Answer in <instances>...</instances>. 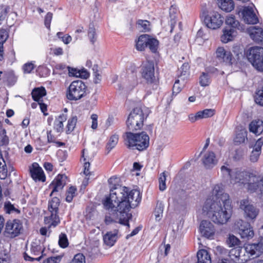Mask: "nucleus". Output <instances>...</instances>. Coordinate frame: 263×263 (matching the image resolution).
<instances>
[{
    "mask_svg": "<svg viewBox=\"0 0 263 263\" xmlns=\"http://www.w3.org/2000/svg\"><path fill=\"white\" fill-rule=\"evenodd\" d=\"M116 177H110L108 181L110 184V194L103 202L106 209L114 212L111 216H106L105 222L109 224L112 221H118L120 223L129 227V219L132 214L129 213L131 208L136 207L141 200V195L139 191L130 190L128 187L116 184Z\"/></svg>",
    "mask_w": 263,
    "mask_h": 263,
    "instance_id": "1",
    "label": "nucleus"
},
{
    "mask_svg": "<svg viewBox=\"0 0 263 263\" xmlns=\"http://www.w3.org/2000/svg\"><path fill=\"white\" fill-rule=\"evenodd\" d=\"M203 206V213L213 222L218 224L226 223L231 217L232 206L229 194L224 193L221 184H216Z\"/></svg>",
    "mask_w": 263,
    "mask_h": 263,
    "instance_id": "2",
    "label": "nucleus"
},
{
    "mask_svg": "<svg viewBox=\"0 0 263 263\" xmlns=\"http://www.w3.org/2000/svg\"><path fill=\"white\" fill-rule=\"evenodd\" d=\"M125 135V144L129 148L142 151L149 146V138L145 132L139 134L126 132Z\"/></svg>",
    "mask_w": 263,
    "mask_h": 263,
    "instance_id": "3",
    "label": "nucleus"
},
{
    "mask_svg": "<svg viewBox=\"0 0 263 263\" xmlns=\"http://www.w3.org/2000/svg\"><path fill=\"white\" fill-rule=\"evenodd\" d=\"M222 177L226 181H230L231 183H241L245 184L246 181V174L248 171H241L238 169L232 170L229 164L226 163L220 167Z\"/></svg>",
    "mask_w": 263,
    "mask_h": 263,
    "instance_id": "4",
    "label": "nucleus"
},
{
    "mask_svg": "<svg viewBox=\"0 0 263 263\" xmlns=\"http://www.w3.org/2000/svg\"><path fill=\"white\" fill-rule=\"evenodd\" d=\"M246 181L245 184H247V189L251 193H257L260 195V198L263 201V176L257 175L252 172L248 171L245 173ZM263 206V203H262Z\"/></svg>",
    "mask_w": 263,
    "mask_h": 263,
    "instance_id": "5",
    "label": "nucleus"
},
{
    "mask_svg": "<svg viewBox=\"0 0 263 263\" xmlns=\"http://www.w3.org/2000/svg\"><path fill=\"white\" fill-rule=\"evenodd\" d=\"M147 116V115H144L141 108H134L126 120L128 129L132 131L140 129L142 127L144 120L146 118Z\"/></svg>",
    "mask_w": 263,
    "mask_h": 263,
    "instance_id": "6",
    "label": "nucleus"
},
{
    "mask_svg": "<svg viewBox=\"0 0 263 263\" xmlns=\"http://www.w3.org/2000/svg\"><path fill=\"white\" fill-rule=\"evenodd\" d=\"M86 85L82 81H74L68 87L66 97L70 101L79 100L86 95Z\"/></svg>",
    "mask_w": 263,
    "mask_h": 263,
    "instance_id": "7",
    "label": "nucleus"
},
{
    "mask_svg": "<svg viewBox=\"0 0 263 263\" xmlns=\"http://www.w3.org/2000/svg\"><path fill=\"white\" fill-rule=\"evenodd\" d=\"M60 203V199L56 197H53L48 201V210L50 216L45 218V222L49 224L50 228L55 227L60 222L58 215Z\"/></svg>",
    "mask_w": 263,
    "mask_h": 263,
    "instance_id": "8",
    "label": "nucleus"
},
{
    "mask_svg": "<svg viewBox=\"0 0 263 263\" xmlns=\"http://www.w3.org/2000/svg\"><path fill=\"white\" fill-rule=\"evenodd\" d=\"M207 27L212 29L219 28L223 24L224 17L218 12L213 11L208 14L204 10L200 15Z\"/></svg>",
    "mask_w": 263,
    "mask_h": 263,
    "instance_id": "9",
    "label": "nucleus"
},
{
    "mask_svg": "<svg viewBox=\"0 0 263 263\" xmlns=\"http://www.w3.org/2000/svg\"><path fill=\"white\" fill-rule=\"evenodd\" d=\"M247 58L258 71H263V48L255 46L249 49Z\"/></svg>",
    "mask_w": 263,
    "mask_h": 263,
    "instance_id": "10",
    "label": "nucleus"
},
{
    "mask_svg": "<svg viewBox=\"0 0 263 263\" xmlns=\"http://www.w3.org/2000/svg\"><path fill=\"white\" fill-rule=\"evenodd\" d=\"M256 9L253 4L249 6H243L237 9V13L242 16L245 23L248 24H257L259 18L254 10Z\"/></svg>",
    "mask_w": 263,
    "mask_h": 263,
    "instance_id": "11",
    "label": "nucleus"
},
{
    "mask_svg": "<svg viewBox=\"0 0 263 263\" xmlns=\"http://www.w3.org/2000/svg\"><path fill=\"white\" fill-rule=\"evenodd\" d=\"M229 256L232 260L223 259L218 263H245L250 259V256L246 255L243 249L240 247L232 249L229 252Z\"/></svg>",
    "mask_w": 263,
    "mask_h": 263,
    "instance_id": "12",
    "label": "nucleus"
},
{
    "mask_svg": "<svg viewBox=\"0 0 263 263\" xmlns=\"http://www.w3.org/2000/svg\"><path fill=\"white\" fill-rule=\"evenodd\" d=\"M216 54V58L220 62L229 66L236 64L240 59V54L237 53L236 57H234L230 51L226 50L222 47L217 48ZM240 55H242L241 53Z\"/></svg>",
    "mask_w": 263,
    "mask_h": 263,
    "instance_id": "13",
    "label": "nucleus"
},
{
    "mask_svg": "<svg viewBox=\"0 0 263 263\" xmlns=\"http://www.w3.org/2000/svg\"><path fill=\"white\" fill-rule=\"evenodd\" d=\"M23 224L19 219L9 220L5 224L4 235L9 238L18 236L23 230Z\"/></svg>",
    "mask_w": 263,
    "mask_h": 263,
    "instance_id": "14",
    "label": "nucleus"
},
{
    "mask_svg": "<svg viewBox=\"0 0 263 263\" xmlns=\"http://www.w3.org/2000/svg\"><path fill=\"white\" fill-rule=\"evenodd\" d=\"M45 250V247L41 245L39 241L35 240L33 241L30 245V252L31 255L32 256H37L41 254V255L38 257L34 258L29 256L27 252H25L23 255L24 258L26 261H33L36 260L39 261L45 256V254H44Z\"/></svg>",
    "mask_w": 263,
    "mask_h": 263,
    "instance_id": "15",
    "label": "nucleus"
},
{
    "mask_svg": "<svg viewBox=\"0 0 263 263\" xmlns=\"http://www.w3.org/2000/svg\"><path fill=\"white\" fill-rule=\"evenodd\" d=\"M141 74L142 78L144 79L147 83H155L156 80L155 76L154 62L150 61L143 62L141 66Z\"/></svg>",
    "mask_w": 263,
    "mask_h": 263,
    "instance_id": "16",
    "label": "nucleus"
},
{
    "mask_svg": "<svg viewBox=\"0 0 263 263\" xmlns=\"http://www.w3.org/2000/svg\"><path fill=\"white\" fill-rule=\"evenodd\" d=\"M235 224L238 229V233L242 239L249 240L253 237L254 232L253 228L249 222L239 220Z\"/></svg>",
    "mask_w": 263,
    "mask_h": 263,
    "instance_id": "17",
    "label": "nucleus"
},
{
    "mask_svg": "<svg viewBox=\"0 0 263 263\" xmlns=\"http://www.w3.org/2000/svg\"><path fill=\"white\" fill-rule=\"evenodd\" d=\"M240 208L244 211L246 216L251 219H255L258 214L259 210L251 204L247 199L240 201Z\"/></svg>",
    "mask_w": 263,
    "mask_h": 263,
    "instance_id": "18",
    "label": "nucleus"
},
{
    "mask_svg": "<svg viewBox=\"0 0 263 263\" xmlns=\"http://www.w3.org/2000/svg\"><path fill=\"white\" fill-rule=\"evenodd\" d=\"M201 162L205 168L212 169L217 164L218 160L215 153L209 151L203 154Z\"/></svg>",
    "mask_w": 263,
    "mask_h": 263,
    "instance_id": "19",
    "label": "nucleus"
},
{
    "mask_svg": "<svg viewBox=\"0 0 263 263\" xmlns=\"http://www.w3.org/2000/svg\"><path fill=\"white\" fill-rule=\"evenodd\" d=\"M199 230L202 236L209 239H213L215 233L214 226L208 220H202L201 222Z\"/></svg>",
    "mask_w": 263,
    "mask_h": 263,
    "instance_id": "20",
    "label": "nucleus"
},
{
    "mask_svg": "<svg viewBox=\"0 0 263 263\" xmlns=\"http://www.w3.org/2000/svg\"><path fill=\"white\" fill-rule=\"evenodd\" d=\"M67 177L65 174H59L52 181L50 184V187L52 189V192L50 196H52L55 192L62 190L67 183Z\"/></svg>",
    "mask_w": 263,
    "mask_h": 263,
    "instance_id": "21",
    "label": "nucleus"
},
{
    "mask_svg": "<svg viewBox=\"0 0 263 263\" xmlns=\"http://www.w3.org/2000/svg\"><path fill=\"white\" fill-rule=\"evenodd\" d=\"M244 247L243 251L250 257H254V255L258 256L263 252L262 243L246 244Z\"/></svg>",
    "mask_w": 263,
    "mask_h": 263,
    "instance_id": "22",
    "label": "nucleus"
},
{
    "mask_svg": "<svg viewBox=\"0 0 263 263\" xmlns=\"http://www.w3.org/2000/svg\"><path fill=\"white\" fill-rule=\"evenodd\" d=\"M30 173L32 178L35 181L44 182L45 181L46 178L44 172L38 163H33L32 164V167L30 168Z\"/></svg>",
    "mask_w": 263,
    "mask_h": 263,
    "instance_id": "23",
    "label": "nucleus"
},
{
    "mask_svg": "<svg viewBox=\"0 0 263 263\" xmlns=\"http://www.w3.org/2000/svg\"><path fill=\"white\" fill-rule=\"evenodd\" d=\"M250 37L256 43L263 44V27L253 26L249 29Z\"/></svg>",
    "mask_w": 263,
    "mask_h": 263,
    "instance_id": "24",
    "label": "nucleus"
},
{
    "mask_svg": "<svg viewBox=\"0 0 263 263\" xmlns=\"http://www.w3.org/2000/svg\"><path fill=\"white\" fill-rule=\"evenodd\" d=\"M56 68L64 71L68 70L70 76H74L76 77H84V78H87L89 77V73L85 71H82L81 73L80 71H78L76 69L71 68L68 66L67 67L65 65L62 64L57 65L56 66Z\"/></svg>",
    "mask_w": 263,
    "mask_h": 263,
    "instance_id": "25",
    "label": "nucleus"
},
{
    "mask_svg": "<svg viewBox=\"0 0 263 263\" xmlns=\"http://www.w3.org/2000/svg\"><path fill=\"white\" fill-rule=\"evenodd\" d=\"M263 145V139H259L255 143L253 151L250 156V160L252 162H256L258 161L261 154V146Z\"/></svg>",
    "mask_w": 263,
    "mask_h": 263,
    "instance_id": "26",
    "label": "nucleus"
},
{
    "mask_svg": "<svg viewBox=\"0 0 263 263\" xmlns=\"http://www.w3.org/2000/svg\"><path fill=\"white\" fill-rule=\"evenodd\" d=\"M236 35V30L234 28H224L223 30V34L221 36V41L222 43H227L232 41Z\"/></svg>",
    "mask_w": 263,
    "mask_h": 263,
    "instance_id": "27",
    "label": "nucleus"
},
{
    "mask_svg": "<svg viewBox=\"0 0 263 263\" xmlns=\"http://www.w3.org/2000/svg\"><path fill=\"white\" fill-rule=\"evenodd\" d=\"M249 130L255 135H260L263 132V122L259 120L252 121L249 125Z\"/></svg>",
    "mask_w": 263,
    "mask_h": 263,
    "instance_id": "28",
    "label": "nucleus"
},
{
    "mask_svg": "<svg viewBox=\"0 0 263 263\" xmlns=\"http://www.w3.org/2000/svg\"><path fill=\"white\" fill-rule=\"evenodd\" d=\"M149 35L142 34L136 40V48L138 51H143L147 47Z\"/></svg>",
    "mask_w": 263,
    "mask_h": 263,
    "instance_id": "29",
    "label": "nucleus"
},
{
    "mask_svg": "<svg viewBox=\"0 0 263 263\" xmlns=\"http://www.w3.org/2000/svg\"><path fill=\"white\" fill-rule=\"evenodd\" d=\"M118 231L108 232L103 236L104 243L109 246H112L117 239Z\"/></svg>",
    "mask_w": 263,
    "mask_h": 263,
    "instance_id": "30",
    "label": "nucleus"
},
{
    "mask_svg": "<svg viewBox=\"0 0 263 263\" xmlns=\"http://www.w3.org/2000/svg\"><path fill=\"white\" fill-rule=\"evenodd\" d=\"M226 24L229 26L231 28H234V30H242L243 29L242 26H241L239 22L236 20L235 17L233 15H228L226 19Z\"/></svg>",
    "mask_w": 263,
    "mask_h": 263,
    "instance_id": "31",
    "label": "nucleus"
},
{
    "mask_svg": "<svg viewBox=\"0 0 263 263\" xmlns=\"http://www.w3.org/2000/svg\"><path fill=\"white\" fill-rule=\"evenodd\" d=\"M197 257L198 260L196 263H211V256L206 250L202 249L198 251Z\"/></svg>",
    "mask_w": 263,
    "mask_h": 263,
    "instance_id": "32",
    "label": "nucleus"
},
{
    "mask_svg": "<svg viewBox=\"0 0 263 263\" xmlns=\"http://www.w3.org/2000/svg\"><path fill=\"white\" fill-rule=\"evenodd\" d=\"M46 95V91L44 87L35 88L31 92L33 100L36 102H39Z\"/></svg>",
    "mask_w": 263,
    "mask_h": 263,
    "instance_id": "33",
    "label": "nucleus"
},
{
    "mask_svg": "<svg viewBox=\"0 0 263 263\" xmlns=\"http://www.w3.org/2000/svg\"><path fill=\"white\" fill-rule=\"evenodd\" d=\"M220 8L226 12H231L234 8L233 0H219Z\"/></svg>",
    "mask_w": 263,
    "mask_h": 263,
    "instance_id": "34",
    "label": "nucleus"
},
{
    "mask_svg": "<svg viewBox=\"0 0 263 263\" xmlns=\"http://www.w3.org/2000/svg\"><path fill=\"white\" fill-rule=\"evenodd\" d=\"M8 176V169L6 162L2 155L0 154V179H5Z\"/></svg>",
    "mask_w": 263,
    "mask_h": 263,
    "instance_id": "35",
    "label": "nucleus"
},
{
    "mask_svg": "<svg viewBox=\"0 0 263 263\" xmlns=\"http://www.w3.org/2000/svg\"><path fill=\"white\" fill-rule=\"evenodd\" d=\"M159 45V41L155 38L149 35L148 41L147 44V47L153 53H156L157 51Z\"/></svg>",
    "mask_w": 263,
    "mask_h": 263,
    "instance_id": "36",
    "label": "nucleus"
},
{
    "mask_svg": "<svg viewBox=\"0 0 263 263\" xmlns=\"http://www.w3.org/2000/svg\"><path fill=\"white\" fill-rule=\"evenodd\" d=\"M247 136V132L245 129H242L236 134L234 139V142L236 144H240L241 143H243L245 142Z\"/></svg>",
    "mask_w": 263,
    "mask_h": 263,
    "instance_id": "37",
    "label": "nucleus"
},
{
    "mask_svg": "<svg viewBox=\"0 0 263 263\" xmlns=\"http://www.w3.org/2000/svg\"><path fill=\"white\" fill-rule=\"evenodd\" d=\"M163 210L164 204L161 202H158L154 211L155 219L157 221H159L161 219L163 215Z\"/></svg>",
    "mask_w": 263,
    "mask_h": 263,
    "instance_id": "38",
    "label": "nucleus"
},
{
    "mask_svg": "<svg viewBox=\"0 0 263 263\" xmlns=\"http://www.w3.org/2000/svg\"><path fill=\"white\" fill-rule=\"evenodd\" d=\"M119 137L117 135H112L107 143L106 148L110 152L113 148H114L118 142Z\"/></svg>",
    "mask_w": 263,
    "mask_h": 263,
    "instance_id": "39",
    "label": "nucleus"
},
{
    "mask_svg": "<svg viewBox=\"0 0 263 263\" xmlns=\"http://www.w3.org/2000/svg\"><path fill=\"white\" fill-rule=\"evenodd\" d=\"M88 36L90 42L93 44L97 40V35L96 29L92 24L89 25L88 30Z\"/></svg>",
    "mask_w": 263,
    "mask_h": 263,
    "instance_id": "40",
    "label": "nucleus"
},
{
    "mask_svg": "<svg viewBox=\"0 0 263 263\" xmlns=\"http://www.w3.org/2000/svg\"><path fill=\"white\" fill-rule=\"evenodd\" d=\"M178 12L177 9L173 6H172L170 10V24L171 26V31H172L173 27L175 26L176 23V16L175 15V14L177 13Z\"/></svg>",
    "mask_w": 263,
    "mask_h": 263,
    "instance_id": "41",
    "label": "nucleus"
},
{
    "mask_svg": "<svg viewBox=\"0 0 263 263\" xmlns=\"http://www.w3.org/2000/svg\"><path fill=\"white\" fill-rule=\"evenodd\" d=\"M77 118L76 116H73L68 119L67 125L66 126L67 134H70L71 132H72L74 130L76 125V123H77Z\"/></svg>",
    "mask_w": 263,
    "mask_h": 263,
    "instance_id": "42",
    "label": "nucleus"
},
{
    "mask_svg": "<svg viewBox=\"0 0 263 263\" xmlns=\"http://www.w3.org/2000/svg\"><path fill=\"white\" fill-rule=\"evenodd\" d=\"M200 119L211 117L215 114V110L212 109H205L198 111Z\"/></svg>",
    "mask_w": 263,
    "mask_h": 263,
    "instance_id": "43",
    "label": "nucleus"
},
{
    "mask_svg": "<svg viewBox=\"0 0 263 263\" xmlns=\"http://www.w3.org/2000/svg\"><path fill=\"white\" fill-rule=\"evenodd\" d=\"M199 83L202 86H206L210 83V78L209 73L202 72L199 78Z\"/></svg>",
    "mask_w": 263,
    "mask_h": 263,
    "instance_id": "44",
    "label": "nucleus"
},
{
    "mask_svg": "<svg viewBox=\"0 0 263 263\" xmlns=\"http://www.w3.org/2000/svg\"><path fill=\"white\" fill-rule=\"evenodd\" d=\"M59 245L61 248H66L69 245L67 235L65 233H61L59 235Z\"/></svg>",
    "mask_w": 263,
    "mask_h": 263,
    "instance_id": "45",
    "label": "nucleus"
},
{
    "mask_svg": "<svg viewBox=\"0 0 263 263\" xmlns=\"http://www.w3.org/2000/svg\"><path fill=\"white\" fill-rule=\"evenodd\" d=\"M76 191L77 189L74 186H71L69 188L66 194V201L67 202H71L72 201L73 197L76 195Z\"/></svg>",
    "mask_w": 263,
    "mask_h": 263,
    "instance_id": "46",
    "label": "nucleus"
},
{
    "mask_svg": "<svg viewBox=\"0 0 263 263\" xmlns=\"http://www.w3.org/2000/svg\"><path fill=\"white\" fill-rule=\"evenodd\" d=\"M81 160L84 162V174L86 176H88L90 174V163L89 162L86 161V158L85 157V149H83L82 152V157Z\"/></svg>",
    "mask_w": 263,
    "mask_h": 263,
    "instance_id": "47",
    "label": "nucleus"
},
{
    "mask_svg": "<svg viewBox=\"0 0 263 263\" xmlns=\"http://www.w3.org/2000/svg\"><path fill=\"white\" fill-rule=\"evenodd\" d=\"M137 25L138 27L143 31H147L149 30V22L146 20H139L138 21Z\"/></svg>",
    "mask_w": 263,
    "mask_h": 263,
    "instance_id": "48",
    "label": "nucleus"
},
{
    "mask_svg": "<svg viewBox=\"0 0 263 263\" xmlns=\"http://www.w3.org/2000/svg\"><path fill=\"white\" fill-rule=\"evenodd\" d=\"M166 174L165 172H164L160 175L159 178V190L161 191H163L166 189Z\"/></svg>",
    "mask_w": 263,
    "mask_h": 263,
    "instance_id": "49",
    "label": "nucleus"
},
{
    "mask_svg": "<svg viewBox=\"0 0 263 263\" xmlns=\"http://www.w3.org/2000/svg\"><path fill=\"white\" fill-rule=\"evenodd\" d=\"M34 67V62L31 61L24 64L22 68L25 73H30Z\"/></svg>",
    "mask_w": 263,
    "mask_h": 263,
    "instance_id": "50",
    "label": "nucleus"
},
{
    "mask_svg": "<svg viewBox=\"0 0 263 263\" xmlns=\"http://www.w3.org/2000/svg\"><path fill=\"white\" fill-rule=\"evenodd\" d=\"M255 101L257 104L263 106V87L257 91Z\"/></svg>",
    "mask_w": 263,
    "mask_h": 263,
    "instance_id": "51",
    "label": "nucleus"
},
{
    "mask_svg": "<svg viewBox=\"0 0 263 263\" xmlns=\"http://www.w3.org/2000/svg\"><path fill=\"white\" fill-rule=\"evenodd\" d=\"M228 242L230 247L238 246L240 243L239 239L233 235H230Z\"/></svg>",
    "mask_w": 263,
    "mask_h": 263,
    "instance_id": "52",
    "label": "nucleus"
},
{
    "mask_svg": "<svg viewBox=\"0 0 263 263\" xmlns=\"http://www.w3.org/2000/svg\"><path fill=\"white\" fill-rule=\"evenodd\" d=\"M70 263H85V257L81 253L74 255Z\"/></svg>",
    "mask_w": 263,
    "mask_h": 263,
    "instance_id": "53",
    "label": "nucleus"
},
{
    "mask_svg": "<svg viewBox=\"0 0 263 263\" xmlns=\"http://www.w3.org/2000/svg\"><path fill=\"white\" fill-rule=\"evenodd\" d=\"M52 13L51 12H49L46 14L45 17L44 24L46 27L48 29H50V24L52 18Z\"/></svg>",
    "mask_w": 263,
    "mask_h": 263,
    "instance_id": "54",
    "label": "nucleus"
},
{
    "mask_svg": "<svg viewBox=\"0 0 263 263\" xmlns=\"http://www.w3.org/2000/svg\"><path fill=\"white\" fill-rule=\"evenodd\" d=\"M190 66L188 63H184L180 68L181 76H186L189 74Z\"/></svg>",
    "mask_w": 263,
    "mask_h": 263,
    "instance_id": "55",
    "label": "nucleus"
},
{
    "mask_svg": "<svg viewBox=\"0 0 263 263\" xmlns=\"http://www.w3.org/2000/svg\"><path fill=\"white\" fill-rule=\"evenodd\" d=\"M98 115L95 114H93L91 115L90 118L92 120L91 127L93 129H96L98 127Z\"/></svg>",
    "mask_w": 263,
    "mask_h": 263,
    "instance_id": "56",
    "label": "nucleus"
},
{
    "mask_svg": "<svg viewBox=\"0 0 263 263\" xmlns=\"http://www.w3.org/2000/svg\"><path fill=\"white\" fill-rule=\"evenodd\" d=\"M180 82V80H176L175 82L173 87V92L172 94L173 95H176L181 91V88L179 86V83Z\"/></svg>",
    "mask_w": 263,
    "mask_h": 263,
    "instance_id": "57",
    "label": "nucleus"
},
{
    "mask_svg": "<svg viewBox=\"0 0 263 263\" xmlns=\"http://www.w3.org/2000/svg\"><path fill=\"white\" fill-rule=\"evenodd\" d=\"M61 256H52L50 257H48L46 259V263H59L61 260Z\"/></svg>",
    "mask_w": 263,
    "mask_h": 263,
    "instance_id": "58",
    "label": "nucleus"
},
{
    "mask_svg": "<svg viewBox=\"0 0 263 263\" xmlns=\"http://www.w3.org/2000/svg\"><path fill=\"white\" fill-rule=\"evenodd\" d=\"M63 123L55 120L54 122V128L58 132H61L63 129Z\"/></svg>",
    "mask_w": 263,
    "mask_h": 263,
    "instance_id": "59",
    "label": "nucleus"
},
{
    "mask_svg": "<svg viewBox=\"0 0 263 263\" xmlns=\"http://www.w3.org/2000/svg\"><path fill=\"white\" fill-rule=\"evenodd\" d=\"M188 118H189V120L190 121V122L192 123H194L196 121L200 119L198 111L195 114H189L188 116Z\"/></svg>",
    "mask_w": 263,
    "mask_h": 263,
    "instance_id": "60",
    "label": "nucleus"
},
{
    "mask_svg": "<svg viewBox=\"0 0 263 263\" xmlns=\"http://www.w3.org/2000/svg\"><path fill=\"white\" fill-rule=\"evenodd\" d=\"M141 229H142V227H141V226L137 227L135 229H134L133 230V231L130 234L126 235V238L127 239H128L130 237L137 235L139 232V231L141 230Z\"/></svg>",
    "mask_w": 263,
    "mask_h": 263,
    "instance_id": "61",
    "label": "nucleus"
},
{
    "mask_svg": "<svg viewBox=\"0 0 263 263\" xmlns=\"http://www.w3.org/2000/svg\"><path fill=\"white\" fill-rule=\"evenodd\" d=\"M47 134L48 143L56 142V137L52 134L51 131H47Z\"/></svg>",
    "mask_w": 263,
    "mask_h": 263,
    "instance_id": "62",
    "label": "nucleus"
},
{
    "mask_svg": "<svg viewBox=\"0 0 263 263\" xmlns=\"http://www.w3.org/2000/svg\"><path fill=\"white\" fill-rule=\"evenodd\" d=\"M5 209L7 213H10L12 211L14 210V207L12 204L9 202L5 204Z\"/></svg>",
    "mask_w": 263,
    "mask_h": 263,
    "instance_id": "63",
    "label": "nucleus"
},
{
    "mask_svg": "<svg viewBox=\"0 0 263 263\" xmlns=\"http://www.w3.org/2000/svg\"><path fill=\"white\" fill-rule=\"evenodd\" d=\"M72 40V37L68 34H66L62 37V41L65 44H69Z\"/></svg>",
    "mask_w": 263,
    "mask_h": 263,
    "instance_id": "64",
    "label": "nucleus"
}]
</instances>
